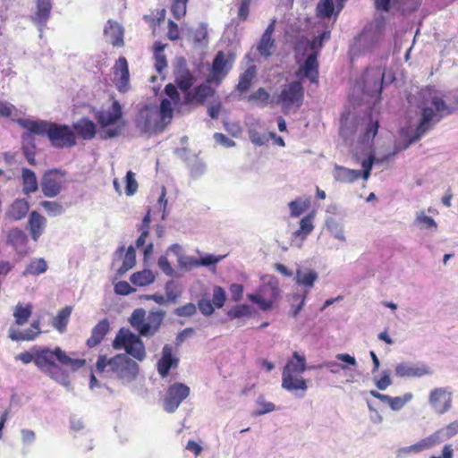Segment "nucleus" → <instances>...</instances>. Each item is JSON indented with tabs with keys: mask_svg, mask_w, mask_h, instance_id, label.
I'll list each match as a JSON object with an SVG mask.
<instances>
[{
	"mask_svg": "<svg viewBox=\"0 0 458 458\" xmlns=\"http://www.w3.org/2000/svg\"><path fill=\"white\" fill-rule=\"evenodd\" d=\"M165 312L162 310H151L147 314L146 310L139 308L133 310L129 322L139 335L129 329L121 328L113 342L114 349H124L125 352L137 359L143 360L146 357V351L143 342L140 336L151 337L155 335L162 325Z\"/></svg>",
	"mask_w": 458,
	"mask_h": 458,
	"instance_id": "obj_1",
	"label": "nucleus"
},
{
	"mask_svg": "<svg viewBox=\"0 0 458 458\" xmlns=\"http://www.w3.org/2000/svg\"><path fill=\"white\" fill-rule=\"evenodd\" d=\"M18 124L37 135L47 136L55 148H67L76 145V134L67 124L46 121L19 119Z\"/></svg>",
	"mask_w": 458,
	"mask_h": 458,
	"instance_id": "obj_2",
	"label": "nucleus"
},
{
	"mask_svg": "<svg viewBox=\"0 0 458 458\" xmlns=\"http://www.w3.org/2000/svg\"><path fill=\"white\" fill-rule=\"evenodd\" d=\"M123 106L117 99H113L110 106L94 112V117L102 131L101 139L108 140L120 136L127 125L123 117Z\"/></svg>",
	"mask_w": 458,
	"mask_h": 458,
	"instance_id": "obj_3",
	"label": "nucleus"
},
{
	"mask_svg": "<svg viewBox=\"0 0 458 458\" xmlns=\"http://www.w3.org/2000/svg\"><path fill=\"white\" fill-rule=\"evenodd\" d=\"M85 365L84 359L72 358L58 346L53 350L47 347L36 350V366L39 369L64 367L78 370Z\"/></svg>",
	"mask_w": 458,
	"mask_h": 458,
	"instance_id": "obj_4",
	"label": "nucleus"
},
{
	"mask_svg": "<svg viewBox=\"0 0 458 458\" xmlns=\"http://www.w3.org/2000/svg\"><path fill=\"white\" fill-rule=\"evenodd\" d=\"M304 99V89L300 81H293L284 85L280 93L272 104L281 105L282 111L284 114L295 113L302 105Z\"/></svg>",
	"mask_w": 458,
	"mask_h": 458,
	"instance_id": "obj_5",
	"label": "nucleus"
},
{
	"mask_svg": "<svg viewBox=\"0 0 458 458\" xmlns=\"http://www.w3.org/2000/svg\"><path fill=\"white\" fill-rule=\"evenodd\" d=\"M279 293L278 281L274 276H268V281L260 285L256 293L248 294V299L266 311L273 308Z\"/></svg>",
	"mask_w": 458,
	"mask_h": 458,
	"instance_id": "obj_6",
	"label": "nucleus"
},
{
	"mask_svg": "<svg viewBox=\"0 0 458 458\" xmlns=\"http://www.w3.org/2000/svg\"><path fill=\"white\" fill-rule=\"evenodd\" d=\"M66 182V172L58 168L45 171L42 175L40 187L43 194L47 198L58 196Z\"/></svg>",
	"mask_w": 458,
	"mask_h": 458,
	"instance_id": "obj_7",
	"label": "nucleus"
},
{
	"mask_svg": "<svg viewBox=\"0 0 458 458\" xmlns=\"http://www.w3.org/2000/svg\"><path fill=\"white\" fill-rule=\"evenodd\" d=\"M191 388L184 383L174 382L166 389L163 399V409L167 413H174L181 403L189 397Z\"/></svg>",
	"mask_w": 458,
	"mask_h": 458,
	"instance_id": "obj_8",
	"label": "nucleus"
},
{
	"mask_svg": "<svg viewBox=\"0 0 458 458\" xmlns=\"http://www.w3.org/2000/svg\"><path fill=\"white\" fill-rule=\"evenodd\" d=\"M173 107L169 99L161 100L159 111H151L148 114L145 122V128L148 131H162L173 118Z\"/></svg>",
	"mask_w": 458,
	"mask_h": 458,
	"instance_id": "obj_9",
	"label": "nucleus"
},
{
	"mask_svg": "<svg viewBox=\"0 0 458 458\" xmlns=\"http://www.w3.org/2000/svg\"><path fill=\"white\" fill-rule=\"evenodd\" d=\"M233 61L234 57L233 55L229 54L226 55L223 51H219L213 60L208 81L219 85L232 69Z\"/></svg>",
	"mask_w": 458,
	"mask_h": 458,
	"instance_id": "obj_10",
	"label": "nucleus"
},
{
	"mask_svg": "<svg viewBox=\"0 0 458 458\" xmlns=\"http://www.w3.org/2000/svg\"><path fill=\"white\" fill-rule=\"evenodd\" d=\"M318 277V273L313 269L299 268L296 270V273H295L296 284L298 285L304 287L305 290H304L303 295L301 298L299 305L293 310V315L294 317L297 316L298 313L302 309V307L305 303L308 293L314 286V284L317 281Z\"/></svg>",
	"mask_w": 458,
	"mask_h": 458,
	"instance_id": "obj_11",
	"label": "nucleus"
},
{
	"mask_svg": "<svg viewBox=\"0 0 458 458\" xmlns=\"http://www.w3.org/2000/svg\"><path fill=\"white\" fill-rule=\"evenodd\" d=\"M297 64H299V68L295 72V76L298 79L302 80L306 78L310 81V83H318L319 64L318 57H316V54H309L302 63L297 60Z\"/></svg>",
	"mask_w": 458,
	"mask_h": 458,
	"instance_id": "obj_12",
	"label": "nucleus"
},
{
	"mask_svg": "<svg viewBox=\"0 0 458 458\" xmlns=\"http://www.w3.org/2000/svg\"><path fill=\"white\" fill-rule=\"evenodd\" d=\"M384 72L380 68L367 69L363 75V92L370 97L382 91Z\"/></svg>",
	"mask_w": 458,
	"mask_h": 458,
	"instance_id": "obj_13",
	"label": "nucleus"
},
{
	"mask_svg": "<svg viewBox=\"0 0 458 458\" xmlns=\"http://www.w3.org/2000/svg\"><path fill=\"white\" fill-rule=\"evenodd\" d=\"M213 82H205L191 89L183 96V102L186 105H203L205 101L215 94V89L210 86Z\"/></svg>",
	"mask_w": 458,
	"mask_h": 458,
	"instance_id": "obj_14",
	"label": "nucleus"
},
{
	"mask_svg": "<svg viewBox=\"0 0 458 458\" xmlns=\"http://www.w3.org/2000/svg\"><path fill=\"white\" fill-rule=\"evenodd\" d=\"M108 364L121 366L120 372H138L139 370L137 362L125 355H118L110 360L104 355L98 356L96 363L98 370L103 371Z\"/></svg>",
	"mask_w": 458,
	"mask_h": 458,
	"instance_id": "obj_15",
	"label": "nucleus"
},
{
	"mask_svg": "<svg viewBox=\"0 0 458 458\" xmlns=\"http://www.w3.org/2000/svg\"><path fill=\"white\" fill-rule=\"evenodd\" d=\"M115 86L118 91L125 92L129 89L130 72L127 60L120 56L114 66Z\"/></svg>",
	"mask_w": 458,
	"mask_h": 458,
	"instance_id": "obj_16",
	"label": "nucleus"
},
{
	"mask_svg": "<svg viewBox=\"0 0 458 458\" xmlns=\"http://www.w3.org/2000/svg\"><path fill=\"white\" fill-rule=\"evenodd\" d=\"M123 383L130 385L132 391L140 396H145L149 391L148 378L145 374H115Z\"/></svg>",
	"mask_w": 458,
	"mask_h": 458,
	"instance_id": "obj_17",
	"label": "nucleus"
},
{
	"mask_svg": "<svg viewBox=\"0 0 458 458\" xmlns=\"http://www.w3.org/2000/svg\"><path fill=\"white\" fill-rule=\"evenodd\" d=\"M428 401L437 413L443 414L451 408L452 396L444 388H436L431 391Z\"/></svg>",
	"mask_w": 458,
	"mask_h": 458,
	"instance_id": "obj_18",
	"label": "nucleus"
},
{
	"mask_svg": "<svg viewBox=\"0 0 458 458\" xmlns=\"http://www.w3.org/2000/svg\"><path fill=\"white\" fill-rule=\"evenodd\" d=\"M282 386L290 392H295L297 397L302 398L308 389L307 381L300 374H282Z\"/></svg>",
	"mask_w": 458,
	"mask_h": 458,
	"instance_id": "obj_19",
	"label": "nucleus"
},
{
	"mask_svg": "<svg viewBox=\"0 0 458 458\" xmlns=\"http://www.w3.org/2000/svg\"><path fill=\"white\" fill-rule=\"evenodd\" d=\"M6 242L8 245H11L17 253L22 255L27 254L28 237L22 230L19 228L9 230L6 235Z\"/></svg>",
	"mask_w": 458,
	"mask_h": 458,
	"instance_id": "obj_20",
	"label": "nucleus"
},
{
	"mask_svg": "<svg viewBox=\"0 0 458 458\" xmlns=\"http://www.w3.org/2000/svg\"><path fill=\"white\" fill-rule=\"evenodd\" d=\"M52 10L51 0H36V12L31 16L32 22L43 28L47 25Z\"/></svg>",
	"mask_w": 458,
	"mask_h": 458,
	"instance_id": "obj_21",
	"label": "nucleus"
},
{
	"mask_svg": "<svg viewBox=\"0 0 458 458\" xmlns=\"http://www.w3.org/2000/svg\"><path fill=\"white\" fill-rule=\"evenodd\" d=\"M104 34L109 38L110 43L114 47H122L124 46L123 28L115 21L108 20L105 28Z\"/></svg>",
	"mask_w": 458,
	"mask_h": 458,
	"instance_id": "obj_22",
	"label": "nucleus"
},
{
	"mask_svg": "<svg viewBox=\"0 0 458 458\" xmlns=\"http://www.w3.org/2000/svg\"><path fill=\"white\" fill-rule=\"evenodd\" d=\"M47 219L38 211H31L28 220V228L31 238L37 242L45 231Z\"/></svg>",
	"mask_w": 458,
	"mask_h": 458,
	"instance_id": "obj_23",
	"label": "nucleus"
},
{
	"mask_svg": "<svg viewBox=\"0 0 458 458\" xmlns=\"http://www.w3.org/2000/svg\"><path fill=\"white\" fill-rule=\"evenodd\" d=\"M41 334L39 327V320H35L30 324V327L24 332L17 328L11 327L9 329V337L13 341H31Z\"/></svg>",
	"mask_w": 458,
	"mask_h": 458,
	"instance_id": "obj_24",
	"label": "nucleus"
},
{
	"mask_svg": "<svg viewBox=\"0 0 458 458\" xmlns=\"http://www.w3.org/2000/svg\"><path fill=\"white\" fill-rule=\"evenodd\" d=\"M73 130L83 140H92L97 133L96 124L88 117H83L73 123Z\"/></svg>",
	"mask_w": 458,
	"mask_h": 458,
	"instance_id": "obj_25",
	"label": "nucleus"
},
{
	"mask_svg": "<svg viewBox=\"0 0 458 458\" xmlns=\"http://www.w3.org/2000/svg\"><path fill=\"white\" fill-rule=\"evenodd\" d=\"M437 114L431 107H424L421 113V119L415 130V135L411 139L410 142H413L419 140L423 134H425L431 126V122Z\"/></svg>",
	"mask_w": 458,
	"mask_h": 458,
	"instance_id": "obj_26",
	"label": "nucleus"
},
{
	"mask_svg": "<svg viewBox=\"0 0 458 458\" xmlns=\"http://www.w3.org/2000/svg\"><path fill=\"white\" fill-rule=\"evenodd\" d=\"M109 331V322L106 318L100 320L91 330V335L87 340V346L93 348L98 345Z\"/></svg>",
	"mask_w": 458,
	"mask_h": 458,
	"instance_id": "obj_27",
	"label": "nucleus"
},
{
	"mask_svg": "<svg viewBox=\"0 0 458 458\" xmlns=\"http://www.w3.org/2000/svg\"><path fill=\"white\" fill-rule=\"evenodd\" d=\"M179 360L173 355V348L165 344L162 350V356L157 362L158 372H169L170 369L176 368Z\"/></svg>",
	"mask_w": 458,
	"mask_h": 458,
	"instance_id": "obj_28",
	"label": "nucleus"
},
{
	"mask_svg": "<svg viewBox=\"0 0 458 458\" xmlns=\"http://www.w3.org/2000/svg\"><path fill=\"white\" fill-rule=\"evenodd\" d=\"M29 209L30 205L26 199H17L10 205L6 216L11 220L18 221L26 216Z\"/></svg>",
	"mask_w": 458,
	"mask_h": 458,
	"instance_id": "obj_29",
	"label": "nucleus"
},
{
	"mask_svg": "<svg viewBox=\"0 0 458 458\" xmlns=\"http://www.w3.org/2000/svg\"><path fill=\"white\" fill-rule=\"evenodd\" d=\"M34 132H30V131L26 130L25 132L22 133L21 136V141H22V152L31 165H36V159H35V139H34Z\"/></svg>",
	"mask_w": 458,
	"mask_h": 458,
	"instance_id": "obj_30",
	"label": "nucleus"
},
{
	"mask_svg": "<svg viewBox=\"0 0 458 458\" xmlns=\"http://www.w3.org/2000/svg\"><path fill=\"white\" fill-rule=\"evenodd\" d=\"M195 81L196 78L188 69H180L175 73L174 82L178 89L183 93V96L190 91Z\"/></svg>",
	"mask_w": 458,
	"mask_h": 458,
	"instance_id": "obj_31",
	"label": "nucleus"
},
{
	"mask_svg": "<svg viewBox=\"0 0 458 458\" xmlns=\"http://www.w3.org/2000/svg\"><path fill=\"white\" fill-rule=\"evenodd\" d=\"M430 102H431V105L435 107L437 113L440 116L437 119V121H439V119L442 116L446 115V114H450L454 113L456 110V106H455L454 101L452 104H450V105L446 104L445 99H444V96L441 95L440 93H437V92H436L431 97Z\"/></svg>",
	"mask_w": 458,
	"mask_h": 458,
	"instance_id": "obj_32",
	"label": "nucleus"
},
{
	"mask_svg": "<svg viewBox=\"0 0 458 458\" xmlns=\"http://www.w3.org/2000/svg\"><path fill=\"white\" fill-rule=\"evenodd\" d=\"M334 177L337 182L351 183L360 178V170L336 165L334 171Z\"/></svg>",
	"mask_w": 458,
	"mask_h": 458,
	"instance_id": "obj_33",
	"label": "nucleus"
},
{
	"mask_svg": "<svg viewBox=\"0 0 458 458\" xmlns=\"http://www.w3.org/2000/svg\"><path fill=\"white\" fill-rule=\"evenodd\" d=\"M22 192L30 195L38 190V182L34 171L29 168L21 170Z\"/></svg>",
	"mask_w": 458,
	"mask_h": 458,
	"instance_id": "obj_34",
	"label": "nucleus"
},
{
	"mask_svg": "<svg viewBox=\"0 0 458 458\" xmlns=\"http://www.w3.org/2000/svg\"><path fill=\"white\" fill-rule=\"evenodd\" d=\"M323 47V43L321 42L320 38H318L315 37L312 40H309L305 37H302L296 47L295 50H299L300 48H302L303 54H306L307 52H310V54H316V57H318V55L320 53V50Z\"/></svg>",
	"mask_w": 458,
	"mask_h": 458,
	"instance_id": "obj_35",
	"label": "nucleus"
},
{
	"mask_svg": "<svg viewBox=\"0 0 458 458\" xmlns=\"http://www.w3.org/2000/svg\"><path fill=\"white\" fill-rule=\"evenodd\" d=\"M72 311L71 306L63 308L57 315L54 318L53 327L60 333H64L66 330L67 325L70 320V317Z\"/></svg>",
	"mask_w": 458,
	"mask_h": 458,
	"instance_id": "obj_36",
	"label": "nucleus"
},
{
	"mask_svg": "<svg viewBox=\"0 0 458 458\" xmlns=\"http://www.w3.org/2000/svg\"><path fill=\"white\" fill-rule=\"evenodd\" d=\"M130 281L137 286H147L155 281V276L151 270L143 269L133 273L130 277Z\"/></svg>",
	"mask_w": 458,
	"mask_h": 458,
	"instance_id": "obj_37",
	"label": "nucleus"
},
{
	"mask_svg": "<svg viewBox=\"0 0 458 458\" xmlns=\"http://www.w3.org/2000/svg\"><path fill=\"white\" fill-rule=\"evenodd\" d=\"M255 75V67H249L242 74H241L239 78V82L236 86L237 90L241 93L247 92L251 86Z\"/></svg>",
	"mask_w": 458,
	"mask_h": 458,
	"instance_id": "obj_38",
	"label": "nucleus"
},
{
	"mask_svg": "<svg viewBox=\"0 0 458 458\" xmlns=\"http://www.w3.org/2000/svg\"><path fill=\"white\" fill-rule=\"evenodd\" d=\"M47 270V264L46 260L42 258L32 259L24 271L22 272L23 276H38L40 274L45 273Z\"/></svg>",
	"mask_w": 458,
	"mask_h": 458,
	"instance_id": "obj_39",
	"label": "nucleus"
},
{
	"mask_svg": "<svg viewBox=\"0 0 458 458\" xmlns=\"http://www.w3.org/2000/svg\"><path fill=\"white\" fill-rule=\"evenodd\" d=\"M306 368V360L304 356H301L294 352L293 358L285 364L283 372H303Z\"/></svg>",
	"mask_w": 458,
	"mask_h": 458,
	"instance_id": "obj_40",
	"label": "nucleus"
},
{
	"mask_svg": "<svg viewBox=\"0 0 458 458\" xmlns=\"http://www.w3.org/2000/svg\"><path fill=\"white\" fill-rule=\"evenodd\" d=\"M136 264V252L133 246H129L123 258L122 266L118 268V276H123L131 269Z\"/></svg>",
	"mask_w": 458,
	"mask_h": 458,
	"instance_id": "obj_41",
	"label": "nucleus"
},
{
	"mask_svg": "<svg viewBox=\"0 0 458 458\" xmlns=\"http://www.w3.org/2000/svg\"><path fill=\"white\" fill-rule=\"evenodd\" d=\"M31 316V305L22 306L17 304L14 309L13 317L18 326H23Z\"/></svg>",
	"mask_w": 458,
	"mask_h": 458,
	"instance_id": "obj_42",
	"label": "nucleus"
},
{
	"mask_svg": "<svg viewBox=\"0 0 458 458\" xmlns=\"http://www.w3.org/2000/svg\"><path fill=\"white\" fill-rule=\"evenodd\" d=\"M256 404L259 406V408L252 411V416L254 417L263 416L276 409V405L271 402L266 401L264 395L262 394L258 396Z\"/></svg>",
	"mask_w": 458,
	"mask_h": 458,
	"instance_id": "obj_43",
	"label": "nucleus"
},
{
	"mask_svg": "<svg viewBox=\"0 0 458 458\" xmlns=\"http://www.w3.org/2000/svg\"><path fill=\"white\" fill-rule=\"evenodd\" d=\"M413 398V394L411 393H405L403 396L392 397L389 395L388 405L391 410L394 411H398L402 410L406 403H408Z\"/></svg>",
	"mask_w": 458,
	"mask_h": 458,
	"instance_id": "obj_44",
	"label": "nucleus"
},
{
	"mask_svg": "<svg viewBox=\"0 0 458 458\" xmlns=\"http://www.w3.org/2000/svg\"><path fill=\"white\" fill-rule=\"evenodd\" d=\"M448 437L446 436L444 428H440L438 430H437L436 432H434L433 434H431L430 436L423 438V441L425 443V445L427 447V449H429L431 447H433L434 445H437L442 442H445L446 440H448Z\"/></svg>",
	"mask_w": 458,
	"mask_h": 458,
	"instance_id": "obj_45",
	"label": "nucleus"
},
{
	"mask_svg": "<svg viewBox=\"0 0 458 458\" xmlns=\"http://www.w3.org/2000/svg\"><path fill=\"white\" fill-rule=\"evenodd\" d=\"M313 228V216L308 215L301 219L300 228L295 232V235L305 238L312 232Z\"/></svg>",
	"mask_w": 458,
	"mask_h": 458,
	"instance_id": "obj_46",
	"label": "nucleus"
},
{
	"mask_svg": "<svg viewBox=\"0 0 458 458\" xmlns=\"http://www.w3.org/2000/svg\"><path fill=\"white\" fill-rule=\"evenodd\" d=\"M275 47V40L272 37L262 35L258 46V51L260 55L268 57Z\"/></svg>",
	"mask_w": 458,
	"mask_h": 458,
	"instance_id": "obj_47",
	"label": "nucleus"
},
{
	"mask_svg": "<svg viewBox=\"0 0 458 458\" xmlns=\"http://www.w3.org/2000/svg\"><path fill=\"white\" fill-rule=\"evenodd\" d=\"M310 207V200H302L301 199H295L289 203V208L291 211V216L293 217L299 216L302 214L306 209Z\"/></svg>",
	"mask_w": 458,
	"mask_h": 458,
	"instance_id": "obj_48",
	"label": "nucleus"
},
{
	"mask_svg": "<svg viewBox=\"0 0 458 458\" xmlns=\"http://www.w3.org/2000/svg\"><path fill=\"white\" fill-rule=\"evenodd\" d=\"M250 315V307L246 304H239L233 307L227 312V317L230 320L242 318Z\"/></svg>",
	"mask_w": 458,
	"mask_h": 458,
	"instance_id": "obj_49",
	"label": "nucleus"
},
{
	"mask_svg": "<svg viewBox=\"0 0 458 458\" xmlns=\"http://www.w3.org/2000/svg\"><path fill=\"white\" fill-rule=\"evenodd\" d=\"M188 2L189 0H173L171 12L175 19L180 20L186 14Z\"/></svg>",
	"mask_w": 458,
	"mask_h": 458,
	"instance_id": "obj_50",
	"label": "nucleus"
},
{
	"mask_svg": "<svg viewBox=\"0 0 458 458\" xmlns=\"http://www.w3.org/2000/svg\"><path fill=\"white\" fill-rule=\"evenodd\" d=\"M333 0H320L317 6L318 15L324 18H329L334 12Z\"/></svg>",
	"mask_w": 458,
	"mask_h": 458,
	"instance_id": "obj_51",
	"label": "nucleus"
},
{
	"mask_svg": "<svg viewBox=\"0 0 458 458\" xmlns=\"http://www.w3.org/2000/svg\"><path fill=\"white\" fill-rule=\"evenodd\" d=\"M327 227L330 233L336 239L344 241V233L341 224L337 223L334 219L327 221Z\"/></svg>",
	"mask_w": 458,
	"mask_h": 458,
	"instance_id": "obj_52",
	"label": "nucleus"
},
{
	"mask_svg": "<svg viewBox=\"0 0 458 458\" xmlns=\"http://www.w3.org/2000/svg\"><path fill=\"white\" fill-rule=\"evenodd\" d=\"M226 295L225 290L221 286H215L213 288L212 303L217 309L225 305Z\"/></svg>",
	"mask_w": 458,
	"mask_h": 458,
	"instance_id": "obj_53",
	"label": "nucleus"
},
{
	"mask_svg": "<svg viewBox=\"0 0 458 458\" xmlns=\"http://www.w3.org/2000/svg\"><path fill=\"white\" fill-rule=\"evenodd\" d=\"M165 289L166 298L173 302H175L177 298L181 295V291L177 284L173 280L166 283Z\"/></svg>",
	"mask_w": 458,
	"mask_h": 458,
	"instance_id": "obj_54",
	"label": "nucleus"
},
{
	"mask_svg": "<svg viewBox=\"0 0 458 458\" xmlns=\"http://www.w3.org/2000/svg\"><path fill=\"white\" fill-rule=\"evenodd\" d=\"M269 97L268 92L264 88H259L249 97V100L260 103L265 106L268 104Z\"/></svg>",
	"mask_w": 458,
	"mask_h": 458,
	"instance_id": "obj_55",
	"label": "nucleus"
},
{
	"mask_svg": "<svg viewBox=\"0 0 458 458\" xmlns=\"http://www.w3.org/2000/svg\"><path fill=\"white\" fill-rule=\"evenodd\" d=\"M208 38V26L200 23L193 32V39L196 43H207Z\"/></svg>",
	"mask_w": 458,
	"mask_h": 458,
	"instance_id": "obj_56",
	"label": "nucleus"
},
{
	"mask_svg": "<svg viewBox=\"0 0 458 458\" xmlns=\"http://www.w3.org/2000/svg\"><path fill=\"white\" fill-rule=\"evenodd\" d=\"M170 374H151L148 377V382L149 386V391L159 390V386H163V381L166 377Z\"/></svg>",
	"mask_w": 458,
	"mask_h": 458,
	"instance_id": "obj_57",
	"label": "nucleus"
},
{
	"mask_svg": "<svg viewBox=\"0 0 458 458\" xmlns=\"http://www.w3.org/2000/svg\"><path fill=\"white\" fill-rule=\"evenodd\" d=\"M40 206L49 214L57 216L62 214L63 206L56 201L44 200L40 203Z\"/></svg>",
	"mask_w": 458,
	"mask_h": 458,
	"instance_id": "obj_58",
	"label": "nucleus"
},
{
	"mask_svg": "<svg viewBox=\"0 0 458 458\" xmlns=\"http://www.w3.org/2000/svg\"><path fill=\"white\" fill-rule=\"evenodd\" d=\"M125 179H126L125 192L128 196H131L138 190V182L135 180V174L132 171H128L126 174Z\"/></svg>",
	"mask_w": 458,
	"mask_h": 458,
	"instance_id": "obj_59",
	"label": "nucleus"
},
{
	"mask_svg": "<svg viewBox=\"0 0 458 458\" xmlns=\"http://www.w3.org/2000/svg\"><path fill=\"white\" fill-rule=\"evenodd\" d=\"M402 448V453L405 454L406 455H410L412 454H419L423 452L424 450H427V447L425 445V443L423 439L418 441L417 443L409 445V446H403Z\"/></svg>",
	"mask_w": 458,
	"mask_h": 458,
	"instance_id": "obj_60",
	"label": "nucleus"
},
{
	"mask_svg": "<svg viewBox=\"0 0 458 458\" xmlns=\"http://www.w3.org/2000/svg\"><path fill=\"white\" fill-rule=\"evenodd\" d=\"M375 157L370 155L367 159L363 160L361 163V166L363 170H360V177L367 181L370 175V172L372 169V165L374 164Z\"/></svg>",
	"mask_w": 458,
	"mask_h": 458,
	"instance_id": "obj_61",
	"label": "nucleus"
},
{
	"mask_svg": "<svg viewBox=\"0 0 458 458\" xmlns=\"http://www.w3.org/2000/svg\"><path fill=\"white\" fill-rule=\"evenodd\" d=\"M133 292L135 289L126 281H119L114 284V293L118 295H128Z\"/></svg>",
	"mask_w": 458,
	"mask_h": 458,
	"instance_id": "obj_62",
	"label": "nucleus"
},
{
	"mask_svg": "<svg viewBox=\"0 0 458 458\" xmlns=\"http://www.w3.org/2000/svg\"><path fill=\"white\" fill-rule=\"evenodd\" d=\"M415 223L420 225L423 228H437V226L432 217L425 216L423 213L417 216Z\"/></svg>",
	"mask_w": 458,
	"mask_h": 458,
	"instance_id": "obj_63",
	"label": "nucleus"
},
{
	"mask_svg": "<svg viewBox=\"0 0 458 458\" xmlns=\"http://www.w3.org/2000/svg\"><path fill=\"white\" fill-rule=\"evenodd\" d=\"M167 25V38L172 41L179 39L181 31L178 24L174 21L169 20Z\"/></svg>",
	"mask_w": 458,
	"mask_h": 458,
	"instance_id": "obj_64",
	"label": "nucleus"
}]
</instances>
